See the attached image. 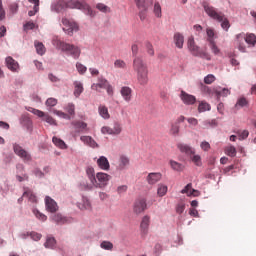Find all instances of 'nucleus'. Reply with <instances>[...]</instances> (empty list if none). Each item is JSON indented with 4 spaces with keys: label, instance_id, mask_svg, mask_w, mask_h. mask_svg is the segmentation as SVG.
I'll list each match as a JSON object with an SVG mask.
<instances>
[{
    "label": "nucleus",
    "instance_id": "1",
    "mask_svg": "<svg viewBox=\"0 0 256 256\" xmlns=\"http://www.w3.org/2000/svg\"><path fill=\"white\" fill-rule=\"evenodd\" d=\"M51 9L56 13H61V11H65V9H80V11H84L86 15H89L90 17H95V12H93L89 4H87L85 1L58 0L51 5Z\"/></svg>",
    "mask_w": 256,
    "mask_h": 256
},
{
    "label": "nucleus",
    "instance_id": "2",
    "mask_svg": "<svg viewBox=\"0 0 256 256\" xmlns=\"http://www.w3.org/2000/svg\"><path fill=\"white\" fill-rule=\"evenodd\" d=\"M133 69L136 72L138 85L145 87L149 83V67L141 57H136L133 60Z\"/></svg>",
    "mask_w": 256,
    "mask_h": 256
},
{
    "label": "nucleus",
    "instance_id": "3",
    "mask_svg": "<svg viewBox=\"0 0 256 256\" xmlns=\"http://www.w3.org/2000/svg\"><path fill=\"white\" fill-rule=\"evenodd\" d=\"M204 11L208 15V17L214 19V21H218V23H221V27L222 29H224V31H229L231 24L229 23V19L225 17V14L223 12L209 5H204Z\"/></svg>",
    "mask_w": 256,
    "mask_h": 256
},
{
    "label": "nucleus",
    "instance_id": "4",
    "mask_svg": "<svg viewBox=\"0 0 256 256\" xmlns=\"http://www.w3.org/2000/svg\"><path fill=\"white\" fill-rule=\"evenodd\" d=\"M53 45L56 49H60L66 55H70L73 59H79L81 57V48L75 44H69L62 40H53Z\"/></svg>",
    "mask_w": 256,
    "mask_h": 256
},
{
    "label": "nucleus",
    "instance_id": "5",
    "mask_svg": "<svg viewBox=\"0 0 256 256\" xmlns=\"http://www.w3.org/2000/svg\"><path fill=\"white\" fill-rule=\"evenodd\" d=\"M236 38H237V43H238V49L242 53H245L246 47H245V44L241 43V41H245V43H247L248 45H251L252 47H255V44H256L255 34H247L245 36V34L242 33V34H238L236 36Z\"/></svg>",
    "mask_w": 256,
    "mask_h": 256
},
{
    "label": "nucleus",
    "instance_id": "6",
    "mask_svg": "<svg viewBox=\"0 0 256 256\" xmlns=\"http://www.w3.org/2000/svg\"><path fill=\"white\" fill-rule=\"evenodd\" d=\"M109 181H111V175L103 172H98L96 174V180L92 187H95L96 189H103L104 187H107Z\"/></svg>",
    "mask_w": 256,
    "mask_h": 256
},
{
    "label": "nucleus",
    "instance_id": "7",
    "mask_svg": "<svg viewBox=\"0 0 256 256\" xmlns=\"http://www.w3.org/2000/svg\"><path fill=\"white\" fill-rule=\"evenodd\" d=\"M29 111L30 113H33V115H36V117L42 119V121L48 123V125H54L57 127V120H55V118H53L51 115L35 108H30Z\"/></svg>",
    "mask_w": 256,
    "mask_h": 256
},
{
    "label": "nucleus",
    "instance_id": "8",
    "mask_svg": "<svg viewBox=\"0 0 256 256\" xmlns=\"http://www.w3.org/2000/svg\"><path fill=\"white\" fill-rule=\"evenodd\" d=\"M62 25H64L63 31H65L67 35H73L74 31H79V25H77L73 20L62 18Z\"/></svg>",
    "mask_w": 256,
    "mask_h": 256
},
{
    "label": "nucleus",
    "instance_id": "9",
    "mask_svg": "<svg viewBox=\"0 0 256 256\" xmlns=\"http://www.w3.org/2000/svg\"><path fill=\"white\" fill-rule=\"evenodd\" d=\"M151 225V216L145 215L143 216L140 222V233L141 237L145 238L149 235V226Z\"/></svg>",
    "mask_w": 256,
    "mask_h": 256
},
{
    "label": "nucleus",
    "instance_id": "10",
    "mask_svg": "<svg viewBox=\"0 0 256 256\" xmlns=\"http://www.w3.org/2000/svg\"><path fill=\"white\" fill-rule=\"evenodd\" d=\"M14 153L18 155L23 161H31V154L27 152L23 147H21L19 144L13 145Z\"/></svg>",
    "mask_w": 256,
    "mask_h": 256
},
{
    "label": "nucleus",
    "instance_id": "11",
    "mask_svg": "<svg viewBox=\"0 0 256 256\" xmlns=\"http://www.w3.org/2000/svg\"><path fill=\"white\" fill-rule=\"evenodd\" d=\"M45 206L46 211L49 213H57V211H59V205H57V202L49 196L45 197Z\"/></svg>",
    "mask_w": 256,
    "mask_h": 256
},
{
    "label": "nucleus",
    "instance_id": "12",
    "mask_svg": "<svg viewBox=\"0 0 256 256\" xmlns=\"http://www.w3.org/2000/svg\"><path fill=\"white\" fill-rule=\"evenodd\" d=\"M147 209V200L146 199H138L134 203L133 211L136 215H141L143 211Z\"/></svg>",
    "mask_w": 256,
    "mask_h": 256
},
{
    "label": "nucleus",
    "instance_id": "13",
    "mask_svg": "<svg viewBox=\"0 0 256 256\" xmlns=\"http://www.w3.org/2000/svg\"><path fill=\"white\" fill-rule=\"evenodd\" d=\"M120 95L126 103H131V100L133 99V89L129 86H123L120 89Z\"/></svg>",
    "mask_w": 256,
    "mask_h": 256
},
{
    "label": "nucleus",
    "instance_id": "14",
    "mask_svg": "<svg viewBox=\"0 0 256 256\" xmlns=\"http://www.w3.org/2000/svg\"><path fill=\"white\" fill-rule=\"evenodd\" d=\"M180 99L184 103V105H195V103L197 101V98H195V96H193L183 90L180 93Z\"/></svg>",
    "mask_w": 256,
    "mask_h": 256
},
{
    "label": "nucleus",
    "instance_id": "15",
    "mask_svg": "<svg viewBox=\"0 0 256 256\" xmlns=\"http://www.w3.org/2000/svg\"><path fill=\"white\" fill-rule=\"evenodd\" d=\"M6 67L9 69V71H12V73H18L19 71V62H17L13 57L8 56L5 59Z\"/></svg>",
    "mask_w": 256,
    "mask_h": 256
},
{
    "label": "nucleus",
    "instance_id": "16",
    "mask_svg": "<svg viewBox=\"0 0 256 256\" xmlns=\"http://www.w3.org/2000/svg\"><path fill=\"white\" fill-rule=\"evenodd\" d=\"M161 179H163V174L160 172L149 173L146 177L148 185H156V183H159Z\"/></svg>",
    "mask_w": 256,
    "mask_h": 256
},
{
    "label": "nucleus",
    "instance_id": "17",
    "mask_svg": "<svg viewBox=\"0 0 256 256\" xmlns=\"http://www.w3.org/2000/svg\"><path fill=\"white\" fill-rule=\"evenodd\" d=\"M187 46L192 55H194V57L201 51L199 46H197V44L195 43V38L193 36H190L188 38Z\"/></svg>",
    "mask_w": 256,
    "mask_h": 256
},
{
    "label": "nucleus",
    "instance_id": "18",
    "mask_svg": "<svg viewBox=\"0 0 256 256\" xmlns=\"http://www.w3.org/2000/svg\"><path fill=\"white\" fill-rule=\"evenodd\" d=\"M129 165H131V159H129L127 155H120L118 159L119 171H124V169H127Z\"/></svg>",
    "mask_w": 256,
    "mask_h": 256
},
{
    "label": "nucleus",
    "instance_id": "19",
    "mask_svg": "<svg viewBox=\"0 0 256 256\" xmlns=\"http://www.w3.org/2000/svg\"><path fill=\"white\" fill-rule=\"evenodd\" d=\"M177 149H179L180 153H185V155H188L189 157H191V155H195V149L188 144L178 143Z\"/></svg>",
    "mask_w": 256,
    "mask_h": 256
},
{
    "label": "nucleus",
    "instance_id": "20",
    "mask_svg": "<svg viewBox=\"0 0 256 256\" xmlns=\"http://www.w3.org/2000/svg\"><path fill=\"white\" fill-rule=\"evenodd\" d=\"M174 43H175V46L178 48V49H183V45L185 43V36H183V34H181L180 32H176L174 34Z\"/></svg>",
    "mask_w": 256,
    "mask_h": 256
},
{
    "label": "nucleus",
    "instance_id": "21",
    "mask_svg": "<svg viewBox=\"0 0 256 256\" xmlns=\"http://www.w3.org/2000/svg\"><path fill=\"white\" fill-rule=\"evenodd\" d=\"M181 193L183 195H188V197H191V195L197 197L199 195V191L193 189V185L191 183L187 184L185 188L181 190Z\"/></svg>",
    "mask_w": 256,
    "mask_h": 256
},
{
    "label": "nucleus",
    "instance_id": "22",
    "mask_svg": "<svg viewBox=\"0 0 256 256\" xmlns=\"http://www.w3.org/2000/svg\"><path fill=\"white\" fill-rule=\"evenodd\" d=\"M108 83L109 81H107V79L99 78L98 83L92 84L91 89L100 92V89H105Z\"/></svg>",
    "mask_w": 256,
    "mask_h": 256
},
{
    "label": "nucleus",
    "instance_id": "23",
    "mask_svg": "<svg viewBox=\"0 0 256 256\" xmlns=\"http://www.w3.org/2000/svg\"><path fill=\"white\" fill-rule=\"evenodd\" d=\"M97 165L98 167H100V169H102L103 171H109L111 165L109 164V160L107 159V157L105 156H101L98 160H97Z\"/></svg>",
    "mask_w": 256,
    "mask_h": 256
},
{
    "label": "nucleus",
    "instance_id": "24",
    "mask_svg": "<svg viewBox=\"0 0 256 256\" xmlns=\"http://www.w3.org/2000/svg\"><path fill=\"white\" fill-rule=\"evenodd\" d=\"M213 91L217 99H221V97H227V95L231 94V91L227 88H216Z\"/></svg>",
    "mask_w": 256,
    "mask_h": 256
},
{
    "label": "nucleus",
    "instance_id": "25",
    "mask_svg": "<svg viewBox=\"0 0 256 256\" xmlns=\"http://www.w3.org/2000/svg\"><path fill=\"white\" fill-rule=\"evenodd\" d=\"M71 125L75 127L78 133H81L82 131H87V123L83 121H73Z\"/></svg>",
    "mask_w": 256,
    "mask_h": 256
},
{
    "label": "nucleus",
    "instance_id": "26",
    "mask_svg": "<svg viewBox=\"0 0 256 256\" xmlns=\"http://www.w3.org/2000/svg\"><path fill=\"white\" fill-rule=\"evenodd\" d=\"M98 113L102 117V119H111V115L109 114V109L105 105H100L98 107Z\"/></svg>",
    "mask_w": 256,
    "mask_h": 256
},
{
    "label": "nucleus",
    "instance_id": "27",
    "mask_svg": "<svg viewBox=\"0 0 256 256\" xmlns=\"http://www.w3.org/2000/svg\"><path fill=\"white\" fill-rule=\"evenodd\" d=\"M85 89L83 88V83L79 81L74 82V96L76 98L81 97V93H83Z\"/></svg>",
    "mask_w": 256,
    "mask_h": 256
},
{
    "label": "nucleus",
    "instance_id": "28",
    "mask_svg": "<svg viewBox=\"0 0 256 256\" xmlns=\"http://www.w3.org/2000/svg\"><path fill=\"white\" fill-rule=\"evenodd\" d=\"M51 220L57 225H65L67 223V218L63 217L61 214H54L51 216Z\"/></svg>",
    "mask_w": 256,
    "mask_h": 256
},
{
    "label": "nucleus",
    "instance_id": "29",
    "mask_svg": "<svg viewBox=\"0 0 256 256\" xmlns=\"http://www.w3.org/2000/svg\"><path fill=\"white\" fill-rule=\"evenodd\" d=\"M64 111H66V115L70 116V119H73L75 117V104L68 103L64 106Z\"/></svg>",
    "mask_w": 256,
    "mask_h": 256
},
{
    "label": "nucleus",
    "instance_id": "30",
    "mask_svg": "<svg viewBox=\"0 0 256 256\" xmlns=\"http://www.w3.org/2000/svg\"><path fill=\"white\" fill-rule=\"evenodd\" d=\"M34 47H35L36 53H38V55H45V52L47 51V49L45 48V45L42 42L35 41Z\"/></svg>",
    "mask_w": 256,
    "mask_h": 256
},
{
    "label": "nucleus",
    "instance_id": "31",
    "mask_svg": "<svg viewBox=\"0 0 256 256\" xmlns=\"http://www.w3.org/2000/svg\"><path fill=\"white\" fill-rule=\"evenodd\" d=\"M86 175L93 186L96 180L95 169L93 167L86 168Z\"/></svg>",
    "mask_w": 256,
    "mask_h": 256
},
{
    "label": "nucleus",
    "instance_id": "32",
    "mask_svg": "<svg viewBox=\"0 0 256 256\" xmlns=\"http://www.w3.org/2000/svg\"><path fill=\"white\" fill-rule=\"evenodd\" d=\"M80 140L86 143V145H89V147H97V142L91 136H81Z\"/></svg>",
    "mask_w": 256,
    "mask_h": 256
},
{
    "label": "nucleus",
    "instance_id": "33",
    "mask_svg": "<svg viewBox=\"0 0 256 256\" xmlns=\"http://www.w3.org/2000/svg\"><path fill=\"white\" fill-rule=\"evenodd\" d=\"M52 142L56 147H59V149H67V144L61 138H57L54 136L52 138Z\"/></svg>",
    "mask_w": 256,
    "mask_h": 256
},
{
    "label": "nucleus",
    "instance_id": "34",
    "mask_svg": "<svg viewBox=\"0 0 256 256\" xmlns=\"http://www.w3.org/2000/svg\"><path fill=\"white\" fill-rule=\"evenodd\" d=\"M153 13L157 19H161L163 17V12L161 10V4L159 2L154 3Z\"/></svg>",
    "mask_w": 256,
    "mask_h": 256
},
{
    "label": "nucleus",
    "instance_id": "35",
    "mask_svg": "<svg viewBox=\"0 0 256 256\" xmlns=\"http://www.w3.org/2000/svg\"><path fill=\"white\" fill-rule=\"evenodd\" d=\"M170 167H171V169H173V171H183V169H185L183 164H181L175 160H170Z\"/></svg>",
    "mask_w": 256,
    "mask_h": 256
},
{
    "label": "nucleus",
    "instance_id": "36",
    "mask_svg": "<svg viewBox=\"0 0 256 256\" xmlns=\"http://www.w3.org/2000/svg\"><path fill=\"white\" fill-rule=\"evenodd\" d=\"M23 197H27V199L31 201V203H37V196H35V194H33V191L31 190H26L23 193Z\"/></svg>",
    "mask_w": 256,
    "mask_h": 256
},
{
    "label": "nucleus",
    "instance_id": "37",
    "mask_svg": "<svg viewBox=\"0 0 256 256\" xmlns=\"http://www.w3.org/2000/svg\"><path fill=\"white\" fill-rule=\"evenodd\" d=\"M224 152L226 155H228V157H235V155H237V149L235 148V146H227L224 149Z\"/></svg>",
    "mask_w": 256,
    "mask_h": 256
},
{
    "label": "nucleus",
    "instance_id": "38",
    "mask_svg": "<svg viewBox=\"0 0 256 256\" xmlns=\"http://www.w3.org/2000/svg\"><path fill=\"white\" fill-rule=\"evenodd\" d=\"M180 130H181V126L174 122V123H172L171 128H170V135L177 137V135H179Z\"/></svg>",
    "mask_w": 256,
    "mask_h": 256
},
{
    "label": "nucleus",
    "instance_id": "39",
    "mask_svg": "<svg viewBox=\"0 0 256 256\" xmlns=\"http://www.w3.org/2000/svg\"><path fill=\"white\" fill-rule=\"evenodd\" d=\"M199 113H205V111H211V104L207 102H201L198 106Z\"/></svg>",
    "mask_w": 256,
    "mask_h": 256
},
{
    "label": "nucleus",
    "instance_id": "40",
    "mask_svg": "<svg viewBox=\"0 0 256 256\" xmlns=\"http://www.w3.org/2000/svg\"><path fill=\"white\" fill-rule=\"evenodd\" d=\"M114 69H127V63L122 59H117L114 61Z\"/></svg>",
    "mask_w": 256,
    "mask_h": 256
},
{
    "label": "nucleus",
    "instance_id": "41",
    "mask_svg": "<svg viewBox=\"0 0 256 256\" xmlns=\"http://www.w3.org/2000/svg\"><path fill=\"white\" fill-rule=\"evenodd\" d=\"M167 191H168L167 185L160 184L158 186L157 193L159 197H165V195H167Z\"/></svg>",
    "mask_w": 256,
    "mask_h": 256
},
{
    "label": "nucleus",
    "instance_id": "42",
    "mask_svg": "<svg viewBox=\"0 0 256 256\" xmlns=\"http://www.w3.org/2000/svg\"><path fill=\"white\" fill-rule=\"evenodd\" d=\"M209 47H210L212 53H214V55H219L221 53V49H219V47H217V44L215 43V41L210 40Z\"/></svg>",
    "mask_w": 256,
    "mask_h": 256
},
{
    "label": "nucleus",
    "instance_id": "43",
    "mask_svg": "<svg viewBox=\"0 0 256 256\" xmlns=\"http://www.w3.org/2000/svg\"><path fill=\"white\" fill-rule=\"evenodd\" d=\"M235 133L238 135L240 141H243L249 137V131L248 130H237Z\"/></svg>",
    "mask_w": 256,
    "mask_h": 256
},
{
    "label": "nucleus",
    "instance_id": "44",
    "mask_svg": "<svg viewBox=\"0 0 256 256\" xmlns=\"http://www.w3.org/2000/svg\"><path fill=\"white\" fill-rule=\"evenodd\" d=\"M206 35L208 37L207 41L209 43H211V41H215V30L213 28H207Z\"/></svg>",
    "mask_w": 256,
    "mask_h": 256
},
{
    "label": "nucleus",
    "instance_id": "45",
    "mask_svg": "<svg viewBox=\"0 0 256 256\" xmlns=\"http://www.w3.org/2000/svg\"><path fill=\"white\" fill-rule=\"evenodd\" d=\"M100 247L105 251H113V244L109 241H102Z\"/></svg>",
    "mask_w": 256,
    "mask_h": 256
},
{
    "label": "nucleus",
    "instance_id": "46",
    "mask_svg": "<svg viewBox=\"0 0 256 256\" xmlns=\"http://www.w3.org/2000/svg\"><path fill=\"white\" fill-rule=\"evenodd\" d=\"M54 115H57V117H61L62 119H67L68 121H71V116H69L67 113L60 111V110H53Z\"/></svg>",
    "mask_w": 256,
    "mask_h": 256
},
{
    "label": "nucleus",
    "instance_id": "47",
    "mask_svg": "<svg viewBox=\"0 0 256 256\" xmlns=\"http://www.w3.org/2000/svg\"><path fill=\"white\" fill-rule=\"evenodd\" d=\"M134 1L138 9H149V5L147 4V1L145 0H134Z\"/></svg>",
    "mask_w": 256,
    "mask_h": 256
},
{
    "label": "nucleus",
    "instance_id": "48",
    "mask_svg": "<svg viewBox=\"0 0 256 256\" xmlns=\"http://www.w3.org/2000/svg\"><path fill=\"white\" fill-rule=\"evenodd\" d=\"M122 131H123V128L121 127V124L115 123L112 128V134L113 135H121Z\"/></svg>",
    "mask_w": 256,
    "mask_h": 256
},
{
    "label": "nucleus",
    "instance_id": "49",
    "mask_svg": "<svg viewBox=\"0 0 256 256\" xmlns=\"http://www.w3.org/2000/svg\"><path fill=\"white\" fill-rule=\"evenodd\" d=\"M80 209H91V202L87 198L82 199V203L79 204Z\"/></svg>",
    "mask_w": 256,
    "mask_h": 256
},
{
    "label": "nucleus",
    "instance_id": "50",
    "mask_svg": "<svg viewBox=\"0 0 256 256\" xmlns=\"http://www.w3.org/2000/svg\"><path fill=\"white\" fill-rule=\"evenodd\" d=\"M145 47L148 55H150V57H153V55H155V49H153V44H151V42H146Z\"/></svg>",
    "mask_w": 256,
    "mask_h": 256
},
{
    "label": "nucleus",
    "instance_id": "51",
    "mask_svg": "<svg viewBox=\"0 0 256 256\" xmlns=\"http://www.w3.org/2000/svg\"><path fill=\"white\" fill-rule=\"evenodd\" d=\"M194 57H201V59H206L207 61H211V55L209 53L200 50L198 54H196Z\"/></svg>",
    "mask_w": 256,
    "mask_h": 256
},
{
    "label": "nucleus",
    "instance_id": "52",
    "mask_svg": "<svg viewBox=\"0 0 256 256\" xmlns=\"http://www.w3.org/2000/svg\"><path fill=\"white\" fill-rule=\"evenodd\" d=\"M76 69L80 75L87 73V68L81 62L76 63Z\"/></svg>",
    "mask_w": 256,
    "mask_h": 256
},
{
    "label": "nucleus",
    "instance_id": "53",
    "mask_svg": "<svg viewBox=\"0 0 256 256\" xmlns=\"http://www.w3.org/2000/svg\"><path fill=\"white\" fill-rule=\"evenodd\" d=\"M147 11H149V9H139L138 17L140 21H145V19H147Z\"/></svg>",
    "mask_w": 256,
    "mask_h": 256
},
{
    "label": "nucleus",
    "instance_id": "54",
    "mask_svg": "<svg viewBox=\"0 0 256 256\" xmlns=\"http://www.w3.org/2000/svg\"><path fill=\"white\" fill-rule=\"evenodd\" d=\"M55 243V238H47L44 245L47 249H53V247H55Z\"/></svg>",
    "mask_w": 256,
    "mask_h": 256
},
{
    "label": "nucleus",
    "instance_id": "55",
    "mask_svg": "<svg viewBox=\"0 0 256 256\" xmlns=\"http://www.w3.org/2000/svg\"><path fill=\"white\" fill-rule=\"evenodd\" d=\"M191 161L197 165V167H201V156L192 154Z\"/></svg>",
    "mask_w": 256,
    "mask_h": 256
},
{
    "label": "nucleus",
    "instance_id": "56",
    "mask_svg": "<svg viewBox=\"0 0 256 256\" xmlns=\"http://www.w3.org/2000/svg\"><path fill=\"white\" fill-rule=\"evenodd\" d=\"M215 81V75L213 74H208L205 78H204V83L206 85H211V83H214Z\"/></svg>",
    "mask_w": 256,
    "mask_h": 256
},
{
    "label": "nucleus",
    "instance_id": "57",
    "mask_svg": "<svg viewBox=\"0 0 256 256\" xmlns=\"http://www.w3.org/2000/svg\"><path fill=\"white\" fill-rule=\"evenodd\" d=\"M58 101L55 98H48L45 102L46 107H55L57 105Z\"/></svg>",
    "mask_w": 256,
    "mask_h": 256
},
{
    "label": "nucleus",
    "instance_id": "58",
    "mask_svg": "<svg viewBox=\"0 0 256 256\" xmlns=\"http://www.w3.org/2000/svg\"><path fill=\"white\" fill-rule=\"evenodd\" d=\"M33 213L37 217V219H39L40 221H45L47 219V216L39 212V210H33Z\"/></svg>",
    "mask_w": 256,
    "mask_h": 256
},
{
    "label": "nucleus",
    "instance_id": "59",
    "mask_svg": "<svg viewBox=\"0 0 256 256\" xmlns=\"http://www.w3.org/2000/svg\"><path fill=\"white\" fill-rule=\"evenodd\" d=\"M184 211H185V203L181 202L176 205V213H178V215L183 214Z\"/></svg>",
    "mask_w": 256,
    "mask_h": 256
},
{
    "label": "nucleus",
    "instance_id": "60",
    "mask_svg": "<svg viewBox=\"0 0 256 256\" xmlns=\"http://www.w3.org/2000/svg\"><path fill=\"white\" fill-rule=\"evenodd\" d=\"M97 9L101 11L102 13H109L110 9L107 7V5L99 3L97 4Z\"/></svg>",
    "mask_w": 256,
    "mask_h": 256
},
{
    "label": "nucleus",
    "instance_id": "61",
    "mask_svg": "<svg viewBox=\"0 0 256 256\" xmlns=\"http://www.w3.org/2000/svg\"><path fill=\"white\" fill-rule=\"evenodd\" d=\"M101 133H103V135H113V130L109 126H103L101 128Z\"/></svg>",
    "mask_w": 256,
    "mask_h": 256
},
{
    "label": "nucleus",
    "instance_id": "62",
    "mask_svg": "<svg viewBox=\"0 0 256 256\" xmlns=\"http://www.w3.org/2000/svg\"><path fill=\"white\" fill-rule=\"evenodd\" d=\"M187 122L189 123V125H191L192 127H197V125H199V120H197V118H187Z\"/></svg>",
    "mask_w": 256,
    "mask_h": 256
},
{
    "label": "nucleus",
    "instance_id": "63",
    "mask_svg": "<svg viewBox=\"0 0 256 256\" xmlns=\"http://www.w3.org/2000/svg\"><path fill=\"white\" fill-rule=\"evenodd\" d=\"M200 147L202 151H209V149H211V144H209L207 141H203L201 142Z\"/></svg>",
    "mask_w": 256,
    "mask_h": 256
},
{
    "label": "nucleus",
    "instance_id": "64",
    "mask_svg": "<svg viewBox=\"0 0 256 256\" xmlns=\"http://www.w3.org/2000/svg\"><path fill=\"white\" fill-rule=\"evenodd\" d=\"M30 29H35V23L31 21L24 24V31H29Z\"/></svg>",
    "mask_w": 256,
    "mask_h": 256
}]
</instances>
